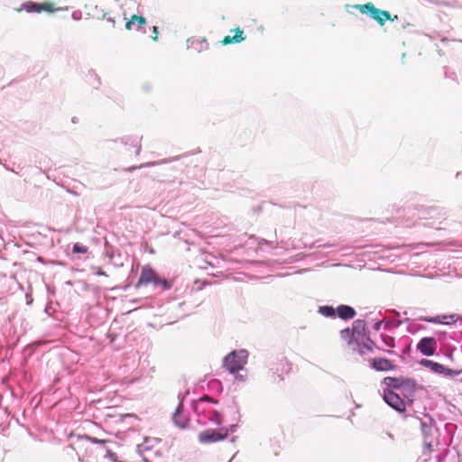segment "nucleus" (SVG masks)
Listing matches in <instances>:
<instances>
[{"label":"nucleus","instance_id":"obj_1","mask_svg":"<svg viewBox=\"0 0 462 462\" xmlns=\"http://www.w3.org/2000/svg\"><path fill=\"white\" fill-rule=\"evenodd\" d=\"M161 286L163 290H169L172 284L171 282L159 276V274L150 266L144 265L142 268L140 278L136 283V287L146 286L148 284Z\"/></svg>","mask_w":462,"mask_h":462},{"label":"nucleus","instance_id":"obj_2","mask_svg":"<svg viewBox=\"0 0 462 462\" xmlns=\"http://www.w3.org/2000/svg\"><path fill=\"white\" fill-rule=\"evenodd\" d=\"M354 8L363 14H369L381 26L384 25L385 22L388 20L393 22L398 18L397 15L392 18L391 14L388 11L376 8L371 2L364 5H354Z\"/></svg>","mask_w":462,"mask_h":462},{"label":"nucleus","instance_id":"obj_3","mask_svg":"<svg viewBox=\"0 0 462 462\" xmlns=\"http://www.w3.org/2000/svg\"><path fill=\"white\" fill-rule=\"evenodd\" d=\"M247 357L246 350L233 351L225 357L224 365L230 373H236L246 364Z\"/></svg>","mask_w":462,"mask_h":462},{"label":"nucleus","instance_id":"obj_4","mask_svg":"<svg viewBox=\"0 0 462 462\" xmlns=\"http://www.w3.org/2000/svg\"><path fill=\"white\" fill-rule=\"evenodd\" d=\"M141 137L130 135L124 138L125 153L127 155H138L141 152Z\"/></svg>","mask_w":462,"mask_h":462},{"label":"nucleus","instance_id":"obj_5","mask_svg":"<svg viewBox=\"0 0 462 462\" xmlns=\"http://www.w3.org/2000/svg\"><path fill=\"white\" fill-rule=\"evenodd\" d=\"M383 400L385 401V402L388 405H390L392 408H393L397 411L402 412L405 411V402L393 391L385 390L383 393Z\"/></svg>","mask_w":462,"mask_h":462},{"label":"nucleus","instance_id":"obj_6","mask_svg":"<svg viewBox=\"0 0 462 462\" xmlns=\"http://www.w3.org/2000/svg\"><path fill=\"white\" fill-rule=\"evenodd\" d=\"M436 348L437 340L432 337H422L417 345V349L427 356H433Z\"/></svg>","mask_w":462,"mask_h":462},{"label":"nucleus","instance_id":"obj_7","mask_svg":"<svg viewBox=\"0 0 462 462\" xmlns=\"http://www.w3.org/2000/svg\"><path fill=\"white\" fill-rule=\"evenodd\" d=\"M23 9L28 13H53L56 10L54 4L50 2H44L41 4L27 2L23 5Z\"/></svg>","mask_w":462,"mask_h":462},{"label":"nucleus","instance_id":"obj_8","mask_svg":"<svg viewBox=\"0 0 462 462\" xmlns=\"http://www.w3.org/2000/svg\"><path fill=\"white\" fill-rule=\"evenodd\" d=\"M271 369L281 380H283V376L290 373L291 367L287 358L281 357L272 364Z\"/></svg>","mask_w":462,"mask_h":462},{"label":"nucleus","instance_id":"obj_9","mask_svg":"<svg viewBox=\"0 0 462 462\" xmlns=\"http://www.w3.org/2000/svg\"><path fill=\"white\" fill-rule=\"evenodd\" d=\"M422 319L435 324L452 325L459 319V316L457 314L439 315L431 318H424Z\"/></svg>","mask_w":462,"mask_h":462},{"label":"nucleus","instance_id":"obj_10","mask_svg":"<svg viewBox=\"0 0 462 462\" xmlns=\"http://www.w3.org/2000/svg\"><path fill=\"white\" fill-rule=\"evenodd\" d=\"M383 383L385 385H387L388 387H392V388H394V389H399L402 386H413L414 383L410 379H405V378H396V377H391V376H387L383 379Z\"/></svg>","mask_w":462,"mask_h":462},{"label":"nucleus","instance_id":"obj_11","mask_svg":"<svg viewBox=\"0 0 462 462\" xmlns=\"http://www.w3.org/2000/svg\"><path fill=\"white\" fill-rule=\"evenodd\" d=\"M371 366L375 369L376 371H391L395 369V365L393 364V362L387 358H374L371 361Z\"/></svg>","mask_w":462,"mask_h":462},{"label":"nucleus","instance_id":"obj_12","mask_svg":"<svg viewBox=\"0 0 462 462\" xmlns=\"http://www.w3.org/2000/svg\"><path fill=\"white\" fill-rule=\"evenodd\" d=\"M227 436V430L225 429L207 430L204 431V442H214L224 439Z\"/></svg>","mask_w":462,"mask_h":462},{"label":"nucleus","instance_id":"obj_13","mask_svg":"<svg viewBox=\"0 0 462 462\" xmlns=\"http://www.w3.org/2000/svg\"><path fill=\"white\" fill-rule=\"evenodd\" d=\"M147 23L143 16L133 14L125 23V29L127 31L139 30L142 26Z\"/></svg>","mask_w":462,"mask_h":462},{"label":"nucleus","instance_id":"obj_14","mask_svg":"<svg viewBox=\"0 0 462 462\" xmlns=\"http://www.w3.org/2000/svg\"><path fill=\"white\" fill-rule=\"evenodd\" d=\"M230 32L234 34L225 36L221 42L223 45L238 43L245 40L244 32L240 28L231 30Z\"/></svg>","mask_w":462,"mask_h":462},{"label":"nucleus","instance_id":"obj_15","mask_svg":"<svg viewBox=\"0 0 462 462\" xmlns=\"http://www.w3.org/2000/svg\"><path fill=\"white\" fill-rule=\"evenodd\" d=\"M337 314L341 319H351L355 318L356 312V310L347 305H339L337 310Z\"/></svg>","mask_w":462,"mask_h":462},{"label":"nucleus","instance_id":"obj_16","mask_svg":"<svg viewBox=\"0 0 462 462\" xmlns=\"http://www.w3.org/2000/svg\"><path fill=\"white\" fill-rule=\"evenodd\" d=\"M421 364L423 365H425L426 367H429L430 370H432L435 373L443 374V373H446V370H447V367L444 366L443 365L433 362L431 360H423L421 362Z\"/></svg>","mask_w":462,"mask_h":462},{"label":"nucleus","instance_id":"obj_17","mask_svg":"<svg viewBox=\"0 0 462 462\" xmlns=\"http://www.w3.org/2000/svg\"><path fill=\"white\" fill-rule=\"evenodd\" d=\"M340 337L343 340H345L347 344H351L355 337V330L354 328H344L340 331Z\"/></svg>","mask_w":462,"mask_h":462},{"label":"nucleus","instance_id":"obj_18","mask_svg":"<svg viewBox=\"0 0 462 462\" xmlns=\"http://www.w3.org/2000/svg\"><path fill=\"white\" fill-rule=\"evenodd\" d=\"M319 313L326 317H334L336 310L331 306H323L319 308Z\"/></svg>","mask_w":462,"mask_h":462},{"label":"nucleus","instance_id":"obj_19","mask_svg":"<svg viewBox=\"0 0 462 462\" xmlns=\"http://www.w3.org/2000/svg\"><path fill=\"white\" fill-rule=\"evenodd\" d=\"M201 43L202 42L199 41V40H194V39H191V38H189L187 40V46L188 48H194L198 52L200 51V47H201Z\"/></svg>","mask_w":462,"mask_h":462},{"label":"nucleus","instance_id":"obj_20","mask_svg":"<svg viewBox=\"0 0 462 462\" xmlns=\"http://www.w3.org/2000/svg\"><path fill=\"white\" fill-rule=\"evenodd\" d=\"M383 340L384 342V344L390 347H393L394 346V338L392 337H389V336H384L383 337Z\"/></svg>","mask_w":462,"mask_h":462},{"label":"nucleus","instance_id":"obj_21","mask_svg":"<svg viewBox=\"0 0 462 462\" xmlns=\"http://www.w3.org/2000/svg\"><path fill=\"white\" fill-rule=\"evenodd\" d=\"M73 252L84 254L87 252V247L82 246L79 244H75L73 246Z\"/></svg>","mask_w":462,"mask_h":462},{"label":"nucleus","instance_id":"obj_22","mask_svg":"<svg viewBox=\"0 0 462 462\" xmlns=\"http://www.w3.org/2000/svg\"><path fill=\"white\" fill-rule=\"evenodd\" d=\"M445 374L451 375V376H457L462 374V370H453L447 368Z\"/></svg>","mask_w":462,"mask_h":462},{"label":"nucleus","instance_id":"obj_23","mask_svg":"<svg viewBox=\"0 0 462 462\" xmlns=\"http://www.w3.org/2000/svg\"><path fill=\"white\" fill-rule=\"evenodd\" d=\"M104 18H105V19H106L108 22H110V23H111L112 27H116V19H115V17H111L109 13L106 14L104 15Z\"/></svg>","mask_w":462,"mask_h":462},{"label":"nucleus","instance_id":"obj_24","mask_svg":"<svg viewBox=\"0 0 462 462\" xmlns=\"http://www.w3.org/2000/svg\"><path fill=\"white\" fill-rule=\"evenodd\" d=\"M158 35H159V30H158V27L157 26H153L152 27V38L154 42H156L158 40Z\"/></svg>","mask_w":462,"mask_h":462},{"label":"nucleus","instance_id":"obj_25","mask_svg":"<svg viewBox=\"0 0 462 462\" xmlns=\"http://www.w3.org/2000/svg\"><path fill=\"white\" fill-rule=\"evenodd\" d=\"M87 439H89L93 443H105L106 442V440H104V439H98L93 438V437H87Z\"/></svg>","mask_w":462,"mask_h":462},{"label":"nucleus","instance_id":"obj_26","mask_svg":"<svg viewBox=\"0 0 462 462\" xmlns=\"http://www.w3.org/2000/svg\"><path fill=\"white\" fill-rule=\"evenodd\" d=\"M95 270H96L95 273L97 275L107 276V274L100 267H97V268H95Z\"/></svg>","mask_w":462,"mask_h":462},{"label":"nucleus","instance_id":"obj_27","mask_svg":"<svg viewBox=\"0 0 462 462\" xmlns=\"http://www.w3.org/2000/svg\"><path fill=\"white\" fill-rule=\"evenodd\" d=\"M220 415L217 412H215V417L211 418L212 420H214L216 423H220Z\"/></svg>","mask_w":462,"mask_h":462},{"label":"nucleus","instance_id":"obj_28","mask_svg":"<svg viewBox=\"0 0 462 462\" xmlns=\"http://www.w3.org/2000/svg\"><path fill=\"white\" fill-rule=\"evenodd\" d=\"M203 399H204V402L208 401V402H213L212 398H210L209 396L208 395H205L203 396Z\"/></svg>","mask_w":462,"mask_h":462},{"label":"nucleus","instance_id":"obj_29","mask_svg":"<svg viewBox=\"0 0 462 462\" xmlns=\"http://www.w3.org/2000/svg\"><path fill=\"white\" fill-rule=\"evenodd\" d=\"M173 420H174V421H175V423H176V424L180 425V427H184V424L179 423V422L177 421V414H175V415H174Z\"/></svg>","mask_w":462,"mask_h":462},{"label":"nucleus","instance_id":"obj_30","mask_svg":"<svg viewBox=\"0 0 462 462\" xmlns=\"http://www.w3.org/2000/svg\"><path fill=\"white\" fill-rule=\"evenodd\" d=\"M361 323H362V321H361V320H356V321H355V324H356V325H360Z\"/></svg>","mask_w":462,"mask_h":462},{"label":"nucleus","instance_id":"obj_31","mask_svg":"<svg viewBox=\"0 0 462 462\" xmlns=\"http://www.w3.org/2000/svg\"><path fill=\"white\" fill-rule=\"evenodd\" d=\"M199 439H202V434H199Z\"/></svg>","mask_w":462,"mask_h":462}]
</instances>
